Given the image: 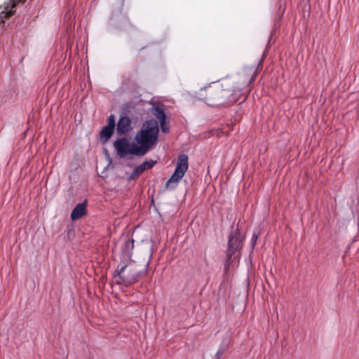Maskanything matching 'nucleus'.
Instances as JSON below:
<instances>
[{"instance_id": "obj_1", "label": "nucleus", "mask_w": 359, "mask_h": 359, "mask_svg": "<svg viewBox=\"0 0 359 359\" xmlns=\"http://www.w3.org/2000/svg\"><path fill=\"white\" fill-rule=\"evenodd\" d=\"M159 126L156 120L146 121L142 128L137 133L135 140L142 156L145 155L157 143Z\"/></svg>"}, {"instance_id": "obj_2", "label": "nucleus", "mask_w": 359, "mask_h": 359, "mask_svg": "<svg viewBox=\"0 0 359 359\" xmlns=\"http://www.w3.org/2000/svg\"><path fill=\"white\" fill-rule=\"evenodd\" d=\"M256 76L257 73L255 72H253L252 76L251 72H243L239 74L236 82L237 86L233 90L225 88L229 86L228 83H220L221 92L218 95V104H233L238 101L241 90L253 82Z\"/></svg>"}, {"instance_id": "obj_3", "label": "nucleus", "mask_w": 359, "mask_h": 359, "mask_svg": "<svg viewBox=\"0 0 359 359\" xmlns=\"http://www.w3.org/2000/svg\"><path fill=\"white\" fill-rule=\"evenodd\" d=\"M189 168V158L186 154H180L178 156L176 168L174 173L165 184V189L173 190L184 176Z\"/></svg>"}, {"instance_id": "obj_4", "label": "nucleus", "mask_w": 359, "mask_h": 359, "mask_svg": "<svg viewBox=\"0 0 359 359\" xmlns=\"http://www.w3.org/2000/svg\"><path fill=\"white\" fill-rule=\"evenodd\" d=\"M114 147L116 155L120 158H125L128 155H135L142 156L139 149L137 143L130 142L126 137H121L114 142Z\"/></svg>"}, {"instance_id": "obj_5", "label": "nucleus", "mask_w": 359, "mask_h": 359, "mask_svg": "<svg viewBox=\"0 0 359 359\" xmlns=\"http://www.w3.org/2000/svg\"><path fill=\"white\" fill-rule=\"evenodd\" d=\"M116 273L120 279V281H117L118 284L131 285L136 283L140 277V273L133 264L120 263L118 265Z\"/></svg>"}, {"instance_id": "obj_6", "label": "nucleus", "mask_w": 359, "mask_h": 359, "mask_svg": "<svg viewBox=\"0 0 359 359\" xmlns=\"http://www.w3.org/2000/svg\"><path fill=\"white\" fill-rule=\"evenodd\" d=\"M221 92L220 83H213L200 90L199 95L209 105H217L219 94Z\"/></svg>"}, {"instance_id": "obj_7", "label": "nucleus", "mask_w": 359, "mask_h": 359, "mask_svg": "<svg viewBox=\"0 0 359 359\" xmlns=\"http://www.w3.org/2000/svg\"><path fill=\"white\" fill-rule=\"evenodd\" d=\"M242 248V238L241 233L236 231L231 232L229 236L228 248L226 250V259L230 262L232 256Z\"/></svg>"}, {"instance_id": "obj_8", "label": "nucleus", "mask_w": 359, "mask_h": 359, "mask_svg": "<svg viewBox=\"0 0 359 359\" xmlns=\"http://www.w3.org/2000/svg\"><path fill=\"white\" fill-rule=\"evenodd\" d=\"M131 119L127 116H121L116 127V133L118 135H124L132 130Z\"/></svg>"}, {"instance_id": "obj_9", "label": "nucleus", "mask_w": 359, "mask_h": 359, "mask_svg": "<svg viewBox=\"0 0 359 359\" xmlns=\"http://www.w3.org/2000/svg\"><path fill=\"white\" fill-rule=\"evenodd\" d=\"M26 0H11L0 13V24L4 23V20L10 18L15 13L13 8L19 3H24Z\"/></svg>"}, {"instance_id": "obj_10", "label": "nucleus", "mask_w": 359, "mask_h": 359, "mask_svg": "<svg viewBox=\"0 0 359 359\" xmlns=\"http://www.w3.org/2000/svg\"><path fill=\"white\" fill-rule=\"evenodd\" d=\"M86 206V201L77 204L71 213V219L76 220L84 216L87 212Z\"/></svg>"}, {"instance_id": "obj_11", "label": "nucleus", "mask_w": 359, "mask_h": 359, "mask_svg": "<svg viewBox=\"0 0 359 359\" xmlns=\"http://www.w3.org/2000/svg\"><path fill=\"white\" fill-rule=\"evenodd\" d=\"M134 248V241L133 239H128L122 246V252L123 255L128 258L130 259L132 255V250Z\"/></svg>"}, {"instance_id": "obj_12", "label": "nucleus", "mask_w": 359, "mask_h": 359, "mask_svg": "<svg viewBox=\"0 0 359 359\" xmlns=\"http://www.w3.org/2000/svg\"><path fill=\"white\" fill-rule=\"evenodd\" d=\"M114 128L110 126H104L100 132V138L104 141L107 142L112 135Z\"/></svg>"}, {"instance_id": "obj_13", "label": "nucleus", "mask_w": 359, "mask_h": 359, "mask_svg": "<svg viewBox=\"0 0 359 359\" xmlns=\"http://www.w3.org/2000/svg\"><path fill=\"white\" fill-rule=\"evenodd\" d=\"M152 113L154 116L160 121L166 119V115L165 114L163 108L159 106L154 107L152 109Z\"/></svg>"}, {"instance_id": "obj_14", "label": "nucleus", "mask_w": 359, "mask_h": 359, "mask_svg": "<svg viewBox=\"0 0 359 359\" xmlns=\"http://www.w3.org/2000/svg\"><path fill=\"white\" fill-rule=\"evenodd\" d=\"M231 341V333H227L226 336L225 337H224V339H222V341L220 345L221 348L227 350L230 346Z\"/></svg>"}, {"instance_id": "obj_15", "label": "nucleus", "mask_w": 359, "mask_h": 359, "mask_svg": "<svg viewBox=\"0 0 359 359\" xmlns=\"http://www.w3.org/2000/svg\"><path fill=\"white\" fill-rule=\"evenodd\" d=\"M160 126H161V131L163 133H167L169 132V130H170V126H169V123H168L166 122V119L160 121Z\"/></svg>"}, {"instance_id": "obj_16", "label": "nucleus", "mask_w": 359, "mask_h": 359, "mask_svg": "<svg viewBox=\"0 0 359 359\" xmlns=\"http://www.w3.org/2000/svg\"><path fill=\"white\" fill-rule=\"evenodd\" d=\"M156 163V161H144L142 164L144 166L145 168V170H148V169H151L152 168L155 164Z\"/></svg>"}, {"instance_id": "obj_17", "label": "nucleus", "mask_w": 359, "mask_h": 359, "mask_svg": "<svg viewBox=\"0 0 359 359\" xmlns=\"http://www.w3.org/2000/svg\"><path fill=\"white\" fill-rule=\"evenodd\" d=\"M108 126H110L113 128H115L116 126V122H115V117L113 114H111L109 116V118H108Z\"/></svg>"}, {"instance_id": "obj_18", "label": "nucleus", "mask_w": 359, "mask_h": 359, "mask_svg": "<svg viewBox=\"0 0 359 359\" xmlns=\"http://www.w3.org/2000/svg\"><path fill=\"white\" fill-rule=\"evenodd\" d=\"M134 170L140 175L142 173H143L146 170L143 164H140V165L137 166Z\"/></svg>"}, {"instance_id": "obj_19", "label": "nucleus", "mask_w": 359, "mask_h": 359, "mask_svg": "<svg viewBox=\"0 0 359 359\" xmlns=\"http://www.w3.org/2000/svg\"><path fill=\"white\" fill-rule=\"evenodd\" d=\"M140 175L135 171L130 174V175L128 177V181H133L136 180Z\"/></svg>"}, {"instance_id": "obj_20", "label": "nucleus", "mask_w": 359, "mask_h": 359, "mask_svg": "<svg viewBox=\"0 0 359 359\" xmlns=\"http://www.w3.org/2000/svg\"><path fill=\"white\" fill-rule=\"evenodd\" d=\"M258 237H259L258 234H257L256 233H253L252 238H251V243H252V248H254V246L255 245V244L257 241Z\"/></svg>"}, {"instance_id": "obj_21", "label": "nucleus", "mask_w": 359, "mask_h": 359, "mask_svg": "<svg viewBox=\"0 0 359 359\" xmlns=\"http://www.w3.org/2000/svg\"><path fill=\"white\" fill-rule=\"evenodd\" d=\"M226 351V350H224V348H221V347H219V348L217 351L215 356L217 357L218 358H220Z\"/></svg>"}]
</instances>
